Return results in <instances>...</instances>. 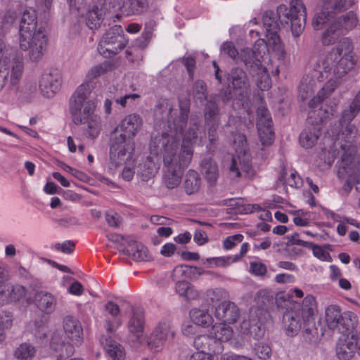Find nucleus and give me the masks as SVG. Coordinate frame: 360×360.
<instances>
[{
    "label": "nucleus",
    "mask_w": 360,
    "mask_h": 360,
    "mask_svg": "<svg viewBox=\"0 0 360 360\" xmlns=\"http://www.w3.org/2000/svg\"><path fill=\"white\" fill-rule=\"evenodd\" d=\"M134 152V143L120 140L112 136L110 147V159L111 163L118 166L125 163L131 158Z\"/></svg>",
    "instance_id": "obj_18"
},
{
    "label": "nucleus",
    "mask_w": 360,
    "mask_h": 360,
    "mask_svg": "<svg viewBox=\"0 0 360 360\" xmlns=\"http://www.w3.org/2000/svg\"><path fill=\"white\" fill-rule=\"evenodd\" d=\"M16 17H17L16 12L14 11H11V10L6 11V13L4 14L3 20H2L3 25L2 26L0 25V28H1L0 32L3 35L2 38H3L4 41V32L3 31V27H9L10 26H11L13 25V23L14 22V21L15 20Z\"/></svg>",
    "instance_id": "obj_55"
},
{
    "label": "nucleus",
    "mask_w": 360,
    "mask_h": 360,
    "mask_svg": "<svg viewBox=\"0 0 360 360\" xmlns=\"http://www.w3.org/2000/svg\"><path fill=\"white\" fill-rule=\"evenodd\" d=\"M218 108L214 104L206 108L205 114L206 124L209 126L208 136L211 143H213L217 138V128L218 127L219 120L217 117Z\"/></svg>",
    "instance_id": "obj_29"
},
{
    "label": "nucleus",
    "mask_w": 360,
    "mask_h": 360,
    "mask_svg": "<svg viewBox=\"0 0 360 360\" xmlns=\"http://www.w3.org/2000/svg\"><path fill=\"white\" fill-rule=\"evenodd\" d=\"M171 335L174 337V332L171 329L169 321H160L151 334L148 342L150 350L158 352L162 350L167 338Z\"/></svg>",
    "instance_id": "obj_22"
},
{
    "label": "nucleus",
    "mask_w": 360,
    "mask_h": 360,
    "mask_svg": "<svg viewBox=\"0 0 360 360\" xmlns=\"http://www.w3.org/2000/svg\"><path fill=\"white\" fill-rule=\"evenodd\" d=\"M278 180L292 188H297L302 185V179L295 171L292 170L289 172L283 171L281 174Z\"/></svg>",
    "instance_id": "obj_44"
},
{
    "label": "nucleus",
    "mask_w": 360,
    "mask_h": 360,
    "mask_svg": "<svg viewBox=\"0 0 360 360\" xmlns=\"http://www.w3.org/2000/svg\"><path fill=\"white\" fill-rule=\"evenodd\" d=\"M317 63L318 60L316 63L315 70L311 75H307L302 78L299 88V96L303 101L311 98L309 103V107L311 109L309 112V118H314L316 122H323L333 115L335 108L332 107L328 110L322 109V106H320L321 103L328 97V96L321 100L319 98V91L328 82V79L323 72L322 65H321L319 68Z\"/></svg>",
    "instance_id": "obj_6"
},
{
    "label": "nucleus",
    "mask_w": 360,
    "mask_h": 360,
    "mask_svg": "<svg viewBox=\"0 0 360 360\" xmlns=\"http://www.w3.org/2000/svg\"><path fill=\"white\" fill-rule=\"evenodd\" d=\"M351 143L335 142V148H341L344 153L338 165V175L349 183L360 184V154L357 153Z\"/></svg>",
    "instance_id": "obj_10"
},
{
    "label": "nucleus",
    "mask_w": 360,
    "mask_h": 360,
    "mask_svg": "<svg viewBox=\"0 0 360 360\" xmlns=\"http://www.w3.org/2000/svg\"><path fill=\"white\" fill-rule=\"evenodd\" d=\"M94 86L89 83L79 85L69 100V111L72 122L77 124H86L89 136L96 138L101 129V119L98 112L97 101L91 98Z\"/></svg>",
    "instance_id": "obj_3"
},
{
    "label": "nucleus",
    "mask_w": 360,
    "mask_h": 360,
    "mask_svg": "<svg viewBox=\"0 0 360 360\" xmlns=\"http://www.w3.org/2000/svg\"><path fill=\"white\" fill-rule=\"evenodd\" d=\"M266 41H264V42L266 44V52L270 49L275 53L278 59H283L285 51L277 31L266 33Z\"/></svg>",
    "instance_id": "obj_33"
},
{
    "label": "nucleus",
    "mask_w": 360,
    "mask_h": 360,
    "mask_svg": "<svg viewBox=\"0 0 360 360\" xmlns=\"http://www.w3.org/2000/svg\"><path fill=\"white\" fill-rule=\"evenodd\" d=\"M326 326L330 330L344 333L353 328L356 322V315L350 311L342 312L341 308L337 304L328 306L324 312Z\"/></svg>",
    "instance_id": "obj_13"
},
{
    "label": "nucleus",
    "mask_w": 360,
    "mask_h": 360,
    "mask_svg": "<svg viewBox=\"0 0 360 360\" xmlns=\"http://www.w3.org/2000/svg\"><path fill=\"white\" fill-rule=\"evenodd\" d=\"M306 248L312 250L313 255L317 259L324 262H331L332 258L329 252L324 250L322 247L314 245V243H304Z\"/></svg>",
    "instance_id": "obj_48"
},
{
    "label": "nucleus",
    "mask_w": 360,
    "mask_h": 360,
    "mask_svg": "<svg viewBox=\"0 0 360 360\" xmlns=\"http://www.w3.org/2000/svg\"><path fill=\"white\" fill-rule=\"evenodd\" d=\"M144 323L143 312L141 310L134 311L128 324L129 340L133 343L134 347L141 345L143 342Z\"/></svg>",
    "instance_id": "obj_23"
},
{
    "label": "nucleus",
    "mask_w": 360,
    "mask_h": 360,
    "mask_svg": "<svg viewBox=\"0 0 360 360\" xmlns=\"http://www.w3.org/2000/svg\"><path fill=\"white\" fill-rule=\"evenodd\" d=\"M253 76L255 77L256 84L262 91L269 90L271 86V81L268 75L266 68L261 66L259 68L252 71Z\"/></svg>",
    "instance_id": "obj_39"
},
{
    "label": "nucleus",
    "mask_w": 360,
    "mask_h": 360,
    "mask_svg": "<svg viewBox=\"0 0 360 360\" xmlns=\"http://www.w3.org/2000/svg\"><path fill=\"white\" fill-rule=\"evenodd\" d=\"M148 7L147 0H128L123 13L127 15H139L146 11Z\"/></svg>",
    "instance_id": "obj_41"
},
{
    "label": "nucleus",
    "mask_w": 360,
    "mask_h": 360,
    "mask_svg": "<svg viewBox=\"0 0 360 360\" xmlns=\"http://www.w3.org/2000/svg\"><path fill=\"white\" fill-rule=\"evenodd\" d=\"M257 127L261 142L264 146L271 144L274 139V132L271 128V119L266 106L262 105L257 110Z\"/></svg>",
    "instance_id": "obj_20"
},
{
    "label": "nucleus",
    "mask_w": 360,
    "mask_h": 360,
    "mask_svg": "<svg viewBox=\"0 0 360 360\" xmlns=\"http://www.w3.org/2000/svg\"><path fill=\"white\" fill-rule=\"evenodd\" d=\"M226 53L236 62H243L252 72L263 65L266 56V44L264 39H259L252 50L243 49L239 52L231 43H226Z\"/></svg>",
    "instance_id": "obj_12"
},
{
    "label": "nucleus",
    "mask_w": 360,
    "mask_h": 360,
    "mask_svg": "<svg viewBox=\"0 0 360 360\" xmlns=\"http://www.w3.org/2000/svg\"><path fill=\"white\" fill-rule=\"evenodd\" d=\"M354 3L355 0H328L330 7L338 12L350 8Z\"/></svg>",
    "instance_id": "obj_53"
},
{
    "label": "nucleus",
    "mask_w": 360,
    "mask_h": 360,
    "mask_svg": "<svg viewBox=\"0 0 360 360\" xmlns=\"http://www.w3.org/2000/svg\"><path fill=\"white\" fill-rule=\"evenodd\" d=\"M194 91L195 96L199 99H206L207 86L206 84L202 80H198L195 82Z\"/></svg>",
    "instance_id": "obj_60"
},
{
    "label": "nucleus",
    "mask_w": 360,
    "mask_h": 360,
    "mask_svg": "<svg viewBox=\"0 0 360 360\" xmlns=\"http://www.w3.org/2000/svg\"><path fill=\"white\" fill-rule=\"evenodd\" d=\"M265 319L266 313L262 309L252 307L247 317L241 322L239 331L256 340L260 339L265 333Z\"/></svg>",
    "instance_id": "obj_15"
},
{
    "label": "nucleus",
    "mask_w": 360,
    "mask_h": 360,
    "mask_svg": "<svg viewBox=\"0 0 360 360\" xmlns=\"http://www.w3.org/2000/svg\"><path fill=\"white\" fill-rule=\"evenodd\" d=\"M211 304L215 308L214 316L218 323H215L212 328L214 335H200L193 342L195 348L202 352L212 354H221L220 360L224 359V340L225 335V292L221 289H215L208 295Z\"/></svg>",
    "instance_id": "obj_4"
},
{
    "label": "nucleus",
    "mask_w": 360,
    "mask_h": 360,
    "mask_svg": "<svg viewBox=\"0 0 360 360\" xmlns=\"http://www.w3.org/2000/svg\"><path fill=\"white\" fill-rule=\"evenodd\" d=\"M48 38L46 30L40 26L37 28L36 11L26 9L21 17L19 26V44L22 51H29L32 61L41 59L46 49Z\"/></svg>",
    "instance_id": "obj_5"
},
{
    "label": "nucleus",
    "mask_w": 360,
    "mask_h": 360,
    "mask_svg": "<svg viewBox=\"0 0 360 360\" xmlns=\"http://www.w3.org/2000/svg\"><path fill=\"white\" fill-rule=\"evenodd\" d=\"M11 283L0 285V305L11 303Z\"/></svg>",
    "instance_id": "obj_58"
},
{
    "label": "nucleus",
    "mask_w": 360,
    "mask_h": 360,
    "mask_svg": "<svg viewBox=\"0 0 360 360\" xmlns=\"http://www.w3.org/2000/svg\"><path fill=\"white\" fill-rule=\"evenodd\" d=\"M345 35L337 24L333 21L321 35V42L325 46H329L338 41L341 36Z\"/></svg>",
    "instance_id": "obj_36"
},
{
    "label": "nucleus",
    "mask_w": 360,
    "mask_h": 360,
    "mask_svg": "<svg viewBox=\"0 0 360 360\" xmlns=\"http://www.w3.org/2000/svg\"><path fill=\"white\" fill-rule=\"evenodd\" d=\"M231 78L234 89H242L243 92L247 94L249 82L247 76L241 69H234L231 71Z\"/></svg>",
    "instance_id": "obj_40"
},
{
    "label": "nucleus",
    "mask_w": 360,
    "mask_h": 360,
    "mask_svg": "<svg viewBox=\"0 0 360 360\" xmlns=\"http://www.w3.org/2000/svg\"><path fill=\"white\" fill-rule=\"evenodd\" d=\"M267 271L266 266L260 261H253L250 264V272L255 276H264Z\"/></svg>",
    "instance_id": "obj_57"
},
{
    "label": "nucleus",
    "mask_w": 360,
    "mask_h": 360,
    "mask_svg": "<svg viewBox=\"0 0 360 360\" xmlns=\"http://www.w3.org/2000/svg\"><path fill=\"white\" fill-rule=\"evenodd\" d=\"M255 350L256 354L261 359H267L271 356V347L264 342L258 343L255 345Z\"/></svg>",
    "instance_id": "obj_54"
},
{
    "label": "nucleus",
    "mask_w": 360,
    "mask_h": 360,
    "mask_svg": "<svg viewBox=\"0 0 360 360\" xmlns=\"http://www.w3.org/2000/svg\"><path fill=\"white\" fill-rule=\"evenodd\" d=\"M105 220L107 224L113 228L118 227L121 222L120 214L112 210L105 213Z\"/></svg>",
    "instance_id": "obj_59"
},
{
    "label": "nucleus",
    "mask_w": 360,
    "mask_h": 360,
    "mask_svg": "<svg viewBox=\"0 0 360 360\" xmlns=\"http://www.w3.org/2000/svg\"><path fill=\"white\" fill-rule=\"evenodd\" d=\"M189 314L193 323L203 328H208L213 322V318L207 310L193 308Z\"/></svg>",
    "instance_id": "obj_37"
},
{
    "label": "nucleus",
    "mask_w": 360,
    "mask_h": 360,
    "mask_svg": "<svg viewBox=\"0 0 360 360\" xmlns=\"http://www.w3.org/2000/svg\"><path fill=\"white\" fill-rule=\"evenodd\" d=\"M179 103L180 114L177 118L173 120L172 124L169 120V116L171 115L172 111V105L167 101H163L158 105L157 108L155 110V116L157 119L158 118L159 115H161V118L162 120L167 118L168 120V128L169 130L166 132H162L161 134H158L157 136L172 137V139L176 140L177 142H179L180 137L183 139L184 134L191 128L196 127L195 131L197 132L198 127L196 124L189 127L186 131L184 132V129L187 124L190 101L189 99L186 98L185 100L179 99ZM196 136L198 137L197 135Z\"/></svg>",
    "instance_id": "obj_9"
},
{
    "label": "nucleus",
    "mask_w": 360,
    "mask_h": 360,
    "mask_svg": "<svg viewBox=\"0 0 360 360\" xmlns=\"http://www.w3.org/2000/svg\"><path fill=\"white\" fill-rule=\"evenodd\" d=\"M55 248L65 254H71L75 249V243L72 240H65L62 243H56Z\"/></svg>",
    "instance_id": "obj_61"
},
{
    "label": "nucleus",
    "mask_w": 360,
    "mask_h": 360,
    "mask_svg": "<svg viewBox=\"0 0 360 360\" xmlns=\"http://www.w3.org/2000/svg\"><path fill=\"white\" fill-rule=\"evenodd\" d=\"M217 355L198 351L191 356L190 360H219L218 357L215 358Z\"/></svg>",
    "instance_id": "obj_64"
},
{
    "label": "nucleus",
    "mask_w": 360,
    "mask_h": 360,
    "mask_svg": "<svg viewBox=\"0 0 360 360\" xmlns=\"http://www.w3.org/2000/svg\"><path fill=\"white\" fill-rule=\"evenodd\" d=\"M231 144L235 153L229 165L228 178L233 183H238L241 179L252 177L255 171L246 137L242 134H235Z\"/></svg>",
    "instance_id": "obj_8"
},
{
    "label": "nucleus",
    "mask_w": 360,
    "mask_h": 360,
    "mask_svg": "<svg viewBox=\"0 0 360 360\" xmlns=\"http://www.w3.org/2000/svg\"><path fill=\"white\" fill-rule=\"evenodd\" d=\"M36 354V349L30 343L20 344L14 351V356L18 360H32Z\"/></svg>",
    "instance_id": "obj_42"
},
{
    "label": "nucleus",
    "mask_w": 360,
    "mask_h": 360,
    "mask_svg": "<svg viewBox=\"0 0 360 360\" xmlns=\"http://www.w3.org/2000/svg\"><path fill=\"white\" fill-rule=\"evenodd\" d=\"M153 28L152 26L146 25L141 37L136 39V44L141 48H145L149 44L153 36Z\"/></svg>",
    "instance_id": "obj_52"
},
{
    "label": "nucleus",
    "mask_w": 360,
    "mask_h": 360,
    "mask_svg": "<svg viewBox=\"0 0 360 360\" xmlns=\"http://www.w3.org/2000/svg\"><path fill=\"white\" fill-rule=\"evenodd\" d=\"M200 172L210 185L215 184L219 172L217 165L212 158H205L202 160Z\"/></svg>",
    "instance_id": "obj_31"
},
{
    "label": "nucleus",
    "mask_w": 360,
    "mask_h": 360,
    "mask_svg": "<svg viewBox=\"0 0 360 360\" xmlns=\"http://www.w3.org/2000/svg\"><path fill=\"white\" fill-rule=\"evenodd\" d=\"M193 240L198 245H203L208 242L207 233L202 229H196L194 233Z\"/></svg>",
    "instance_id": "obj_63"
},
{
    "label": "nucleus",
    "mask_w": 360,
    "mask_h": 360,
    "mask_svg": "<svg viewBox=\"0 0 360 360\" xmlns=\"http://www.w3.org/2000/svg\"><path fill=\"white\" fill-rule=\"evenodd\" d=\"M356 352H359L354 339L350 336L340 340L336 349L337 356L340 360H349Z\"/></svg>",
    "instance_id": "obj_27"
},
{
    "label": "nucleus",
    "mask_w": 360,
    "mask_h": 360,
    "mask_svg": "<svg viewBox=\"0 0 360 360\" xmlns=\"http://www.w3.org/2000/svg\"><path fill=\"white\" fill-rule=\"evenodd\" d=\"M64 330L68 338L76 345H80L83 340V329L81 323L72 316L64 319Z\"/></svg>",
    "instance_id": "obj_25"
},
{
    "label": "nucleus",
    "mask_w": 360,
    "mask_h": 360,
    "mask_svg": "<svg viewBox=\"0 0 360 360\" xmlns=\"http://www.w3.org/2000/svg\"><path fill=\"white\" fill-rule=\"evenodd\" d=\"M240 315L239 309L233 302H226V324L234 323Z\"/></svg>",
    "instance_id": "obj_50"
},
{
    "label": "nucleus",
    "mask_w": 360,
    "mask_h": 360,
    "mask_svg": "<svg viewBox=\"0 0 360 360\" xmlns=\"http://www.w3.org/2000/svg\"><path fill=\"white\" fill-rule=\"evenodd\" d=\"M105 349L108 355L112 360H124L126 356L125 349L122 345L112 340H105Z\"/></svg>",
    "instance_id": "obj_38"
},
{
    "label": "nucleus",
    "mask_w": 360,
    "mask_h": 360,
    "mask_svg": "<svg viewBox=\"0 0 360 360\" xmlns=\"http://www.w3.org/2000/svg\"><path fill=\"white\" fill-rule=\"evenodd\" d=\"M191 267L186 264L176 266L172 273V278L174 281H184L186 278L192 279Z\"/></svg>",
    "instance_id": "obj_46"
},
{
    "label": "nucleus",
    "mask_w": 360,
    "mask_h": 360,
    "mask_svg": "<svg viewBox=\"0 0 360 360\" xmlns=\"http://www.w3.org/2000/svg\"><path fill=\"white\" fill-rule=\"evenodd\" d=\"M102 11L98 6H94L86 13V23L91 30H96L101 25Z\"/></svg>",
    "instance_id": "obj_43"
},
{
    "label": "nucleus",
    "mask_w": 360,
    "mask_h": 360,
    "mask_svg": "<svg viewBox=\"0 0 360 360\" xmlns=\"http://www.w3.org/2000/svg\"><path fill=\"white\" fill-rule=\"evenodd\" d=\"M11 303L19 302L25 297L27 293L26 288L21 285L11 284Z\"/></svg>",
    "instance_id": "obj_51"
},
{
    "label": "nucleus",
    "mask_w": 360,
    "mask_h": 360,
    "mask_svg": "<svg viewBox=\"0 0 360 360\" xmlns=\"http://www.w3.org/2000/svg\"><path fill=\"white\" fill-rule=\"evenodd\" d=\"M61 84V74L57 70H52L41 75L39 88L44 96L51 98L60 90Z\"/></svg>",
    "instance_id": "obj_21"
},
{
    "label": "nucleus",
    "mask_w": 360,
    "mask_h": 360,
    "mask_svg": "<svg viewBox=\"0 0 360 360\" xmlns=\"http://www.w3.org/2000/svg\"><path fill=\"white\" fill-rule=\"evenodd\" d=\"M202 262L203 264L206 265L209 268L224 266L225 265V257H210V258L202 259Z\"/></svg>",
    "instance_id": "obj_62"
},
{
    "label": "nucleus",
    "mask_w": 360,
    "mask_h": 360,
    "mask_svg": "<svg viewBox=\"0 0 360 360\" xmlns=\"http://www.w3.org/2000/svg\"><path fill=\"white\" fill-rule=\"evenodd\" d=\"M356 112L349 108L342 112L340 122L335 124L330 129L331 136L335 139V142L344 141L352 143L357 134V129L350 122L356 117Z\"/></svg>",
    "instance_id": "obj_16"
},
{
    "label": "nucleus",
    "mask_w": 360,
    "mask_h": 360,
    "mask_svg": "<svg viewBox=\"0 0 360 360\" xmlns=\"http://www.w3.org/2000/svg\"><path fill=\"white\" fill-rule=\"evenodd\" d=\"M13 325V316L10 312L4 311L0 315V342L5 339L6 330Z\"/></svg>",
    "instance_id": "obj_47"
},
{
    "label": "nucleus",
    "mask_w": 360,
    "mask_h": 360,
    "mask_svg": "<svg viewBox=\"0 0 360 360\" xmlns=\"http://www.w3.org/2000/svg\"><path fill=\"white\" fill-rule=\"evenodd\" d=\"M50 347L58 359H67L75 352L72 344L62 340L60 331H55L51 337Z\"/></svg>",
    "instance_id": "obj_24"
},
{
    "label": "nucleus",
    "mask_w": 360,
    "mask_h": 360,
    "mask_svg": "<svg viewBox=\"0 0 360 360\" xmlns=\"http://www.w3.org/2000/svg\"><path fill=\"white\" fill-rule=\"evenodd\" d=\"M117 237H120L124 240V243L120 245L118 248L124 255L131 257L136 262L150 259L151 257L148 253V250L143 244L138 243L130 236H117Z\"/></svg>",
    "instance_id": "obj_19"
},
{
    "label": "nucleus",
    "mask_w": 360,
    "mask_h": 360,
    "mask_svg": "<svg viewBox=\"0 0 360 360\" xmlns=\"http://www.w3.org/2000/svg\"><path fill=\"white\" fill-rule=\"evenodd\" d=\"M317 313L318 304L312 295H307L301 304L295 303L293 307L283 315V323L287 335L294 336L302 327L314 325Z\"/></svg>",
    "instance_id": "obj_7"
},
{
    "label": "nucleus",
    "mask_w": 360,
    "mask_h": 360,
    "mask_svg": "<svg viewBox=\"0 0 360 360\" xmlns=\"http://www.w3.org/2000/svg\"><path fill=\"white\" fill-rule=\"evenodd\" d=\"M158 167L151 157H147L139 163L137 170V175L142 181H148L157 174Z\"/></svg>",
    "instance_id": "obj_32"
},
{
    "label": "nucleus",
    "mask_w": 360,
    "mask_h": 360,
    "mask_svg": "<svg viewBox=\"0 0 360 360\" xmlns=\"http://www.w3.org/2000/svg\"><path fill=\"white\" fill-rule=\"evenodd\" d=\"M328 21V16L326 12H321L315 15L311 25L315 30H321L323 25Z\"/></svg>",
    "instance_id": "obj_56"
},
{
    "label": "nucleus",
    "mask_w": 360,
    "mask_h": 360,
    "mask_svg": "<svg viewBox=\"0 0 360 360\" xmlns=\"http://www.w3.org/2000/svg\"><path fill=\"white\" fill-rule=\"evenodd\" d=\"M353 51V44L351 39L345 37L340 39L335 48L326 54L319 56L318 66L322 65L324 74L328 79L319 93L320 100L332 94L339 86L348 70L352 68L350 60Z\"/></svg>",
    "instance_id": "obj_2"
},
{
    "label": "nucleus",
    "mask_w": 360,
    "mask_h": 360,
    "mask_svg": "<svg viewBox=\"0 0 360 360\" xmlns=\"http://www.w3.org/2000/svg\"><path fill=\"white\" fill-rule=\"evenodd\" d=\"M320 136V128L318 126H311L306 128L300 136V143L302 147L311 148L318 141Z\"/></svg>",
    "instance_id": "obj_34"
},
{
    "label": "nucleus",
    "mask_w": 360,
    "mask_h": 360,
    "mask_svg": "<svg viewBox=\"0 0 360 360\" xmlns=\"http://www.w3.org/2000/svg\"><path fill=\"white\" fill-rule=\"evenodd\" d=\"M339 28L341 29L344 34L356 28L359 25V18L354 11H349L333 20Z\"/></svg>",
    "instance_id": "obj_30"
},
{
    "label": "nucleus",
    "mask_w": 360,
    "mask_h": 360,
    "mask_svg": "<svg viewBox=\"0 0 360 360\" xmlns=\"http://www.w3.org/2000/svg\"><path fill=\"white\" fill-rule=\"evenodd\" d=\"M277 15L281 22L290 24L291 31L295 37L303 32L307 20V8L300 0H292L290 7L280 5L277 7Z\"/></svg>",
    "instance_id": "obj_11"
},
{
    "label": "nucleus",
    "mask_w": 360,
    "mask_h": 360,
    "mask_svg": "<svg viewBox=\"0 0 360 360\" xmlns=\"http://www.w3.org/2000/svg\"><path fill=\"white\" fill-rule=\"evenodd\" d=\"M247 212L242 198L226 200V214L231 215L243 214Z\"/></svg>",
    "instance_id": "obj_45"
},
{
    "label": "nucleus",
    "mask_w": 360,
    "mask_h": 360,
    "mask_svg": "<svg viewBox=\"0 0 360 360\" xmlns=\"http://www.w3.org/2000/svg\"><path fill=\"white\" fill-rule=\"evenodd\" d=\"M200 184L201 179L198 173L193 169H189L186 174L184 183L186 193L193 195L197 193L200 189Z\"/></svg>",
    "instance_id": "obj_35"
},
{
    "label": "nucleus",
    "mask_w": 360,
    "mask_h": 360,
    "mask_svg": "<svg viewBox=\"0 0 360 360\" xmlns=\"http://www.w3.org/2000/svg\"><path fill=\"white\" fill-rule=\"evenodd\" d=\"M195 128H191L184 136L181 147L172 137L152 136L149 149L151 155L163 156L166 168L163 184L169 189L177 187L182 179L184 170L188 167L193 155L194 144L197 141Z\"/></svg>",
    "instance_id": "obj_1"
},
{
    "label": "nucleus",
    "mask_w": 360,
    "mask_h": 360,
    "mask_svg": "<svg viewBox=\"0 0 360 360\" xmlns=\"http://www.w3.org/2000/svg\"><path fill=\"white\" fill-rule=\"evenodd\" d=\"M143 125L142 117L137 113L126 115L114 129L112 136L134 143L133 140Z\"/></svg>",
    "instance_id": "obj_17"
},
{
    "label": "nucleus",
    "mask_w": 360,
    "mask_h": 360,
    "mask_svg": "<svg viewBox=\"0 0 360 360\" xmlns=\"http://www.w3.org/2000/svg\"><path fill=\"white\" fill-rule=\"evenodd\" d=\"M34 302L40 311L48 314L55 310L57 304L56 297L46 291L37 292L34 295Z\"/></svg>",
    "instance_id": "obj_26"
},
{
    "label": "nucleus",
    "mask_w": 360,
    "mask_h": 360,
    "mask_svg": "<svg viewBox=\"0 0 360 360\" xmlns=\"http://www.w3.org/2000/svg\"><path fill=\"white\" fill-rule=\"evenodd\" d=\"M115 67L113 63L109 60L94 65L91 67L86 74V81L84 83L91 84L94 88L95 87L94 80L112 72L115 70Z\"/></svg>",
    "instance_id": "obj_28"
},
{
    "label": "nucleus",
    "mask_w": 360,
    "mask_h": 360,
    "mask_svg": "<svg viewBox=\"0 0 360 360\" xmlns=\"http://www.w3.org/2000/svg\"><path fill=\"white\" fill-rule=\"evenodd\" d=\"M121 26L115 25L110 27L101 38L98 51L105 58H111L122 50L128 44L123 33Z\"/></svg>",
    "instance_id": "obj_14"
},
{
    "label": "nucleus",
    "mask_w": 360,
    "mask_h": 360,
    "mask_svg": "<svg viewBox=\"0 0 360 360\" xmlns=\"http://www.w3.org/2000/svg\"><path fill=\"white\" fill-rule=\"evenodd\" d=\"M263 24L266 29V33L272 31H278V24L276 20L274 13L272 11H266L263 16Z\"/></svg>",
    "instance_id": "obj_49"
}]
</instances>
